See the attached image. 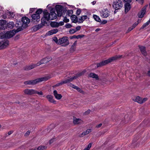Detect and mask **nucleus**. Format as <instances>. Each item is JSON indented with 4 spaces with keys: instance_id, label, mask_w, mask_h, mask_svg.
<instances>
[{
    "instance_id": "c03bdc74",
    "label": "nucleus",
    "mask_w": 150,
    "mask_h": 150,
    "mask_svg": "<svg viewBox=\"0 0 150 150\" xmlns=\"http://www.w3.org/2000/svg\"><path fill=\"white\" fill-rule=\"evenodd\" d=\"M72 26L69 23L66 24L65 25V27L67 28H70L72 27Z\"/></svg>"
},
{
    "instance_id": "09e8293b",
    "label": "nucleus",
    "mask_w": 150,
    "mask_h": 150,
    "mask_svg": "<svg viewBox=\"0 0 150 150\" xmlns=\"http://www.w3.org/2000/svg\"><path fill=\"white\" fill-rule=\"evenodd\" d=\"M124 2L125 3H130L132 1V0H123Z\"/></svg>"
},
{
    "instance_id": "13d9d810",
    "label": "nucleus",
    "mask_w": 150,
    "mask_h": 150,
    "mask_svg": "<svg viewBox=\"0 0 150 150\" xmlns=\"http://www.w3.org/2000/svg\"><path fill=\"white\" fill-rule=\"evenodd\" d=\"M30 131H28L26 132L25 133V136H28L29 135L30 133Z\"/></svg>"
},
{
    "instance_id": "4c0bfd02",
    "label": "nucleus",
    "mask_w": 150,
    "mask_h": 150,
    "mask_svg": "<svg viewBox=\"0 0 150 150\" xmlns=\"http://www.w3.org/2000/svg\"><path fill=\"white\" fill-rule=\"evenodd\" d=\"M73 88L76 89L80 93H82L83 92V91H82L77 86H76L75 85Z\"/></svg>"
},
{
    "instance_id": "6e6552de",
    "label": "nucleus",
    "mask_w": 150,
    "mask_h": 150,
    "mask_svg": "<svg viewBox=\"0 0 150 150\" xmlns=\"http://www.w3.org/2000/svg\"><path fill=\"white\" fill-rule=\"evenodd\" d=\"M9 45V41L6 39H1L0 40V50L6 48Z\"/></svg>"
},
{
    "instance_id": "412c9836",
    "label": "nucleus",
    "mask_w": 150,
    "mask_h": 150,
    "mask_svg": "<svg viewBox=\"0 0 150 150\" xmlns=\"http://www.w3.org/2000/svg\"><path fill=\"white\" fill-rule=\"evenodd\" d=\"M53 93L55 98L57 100H60L62 98V96L61 94H58L56 90H54L53 91Z\"/></svg>"
},
{
    "instance_id": "6ab92c4d",
    "label": "nucleus",
    "mask_w": 150,
    "mask_h": 150,
    "mask_svg": "<svg viewBox=\"0 0 150 150\" xmlns=\"http://www.w3.org/2000/svg\"><path fill=\"white\" fill-rule=\"evenodd\" d=\"M139 47L142 53L144 56H146V52L145 47L143 46H139Z\"/></svg>"
},
{
    "instance_id": "b1692460",
    "label": "nucleus",
    "mask_w": 150,
    "mask_h": 150,
    "mask_svg": "<svg viewBox=\"0 0 150 150\" xmlns=\"http://www.w3.org/2000/svg\"><path fill=\"white\" fill-rule=\"evenodd\" d=\"M87 18L88 16L87 15H83L81 16L80 18H79L78 23H83V21Z\"/></svg>"
},
{
    "instance_id": "a211bd4d",
    "label": "nucleus",
    "mask_w": 150,
    "mask_h": 150,
    "mask_svg": "<svg viewBox=\"0 0 150 150\" xmlns=\"http://www.w3.org/2000/svg\"><path fill=\"white\" fill-rule=\"evenodd\" d=\"M31 17L33 20L38 21L40 20V16L38 15L36 13H35L32 15Z\"/></svg>"
},
{
    "instance_id": "2eb2a0df",
    "label": "nucleus",
    "mask_w": 150,
    "mask_h": 150,
    "mask_svg": "<svg viewBox=\"0 0 150 150\" xmlns=\"http://www.w3.org/2000/svg\"><path fill=\"white\" fill-rule=\"evenodd\" d=\"M6 21L5 20H0V27L3 30H5L6 28Z\"/></svg>"
},
{
    "instance_id": "5fc2aeb1",
    "label": "nucleus",
    "mask_w": 150,
    "mask_h": 150,
    "mask_svg": "<svg viewBox=\"0 0 150 150\" xmlns=\"http://www.w3.org/2000/svg\"><path fill=\"white\" fill-rule=\"evenodd\" d=\"M102 125V123H100L99 124V125H97L96 126V127L97 128H98L100 127Z\"/></svg>"
},
{
    "instance_id": "052dcab7",
    "label": "nucleus",
    "mask_w": 150,
    "mask_h": 150,
    "mask_svg": "<svg viewBox=\"0 0 150 150\" xmlns=\"http://www.w3.org/2000/svg\"><path fill=\"white\" fill-rule=\"evenodd\" d=\"M59 25H62L64 24V22L63 21H60L59 23Z\"/></svg>"
},
{
    "instance_id": "680f3d73",
    "label": "nucleus",
    "mask_w": 150,
    "mask_h": 150,
    "mask_svg": "<svg viewBox=\"0 0 150 150\" xmlns=\"http://www.w3.org/2000/svg\"><path fill=\"white\" fill-rule=\"evenodd\" d=\"M134 28L132 26L129 27L128 29V32L129 31H131V30H132Z\"/></svg>"
},
{
    "instance_id": "cd10ccee",
    "label": "nucleus",
    "mask_w": 150,
    "mask_h": 150,
    "mask_svg": "<svg viewBox=\"0 0 150 150\" xmlns=\"http://www.w3.org/2000/svg\"><path fill=\"white\" fill-rule=\"evenodd\" d=\"M59 23L56 22H52L51 23V26L53 27H58L59 26Z\"/></svg>"
},
{
    "instance_id": "f8f14e48",
    "label": "nucleus",
    "mask_w": 150,
    "mask_h": 150,
    "mask_svg": "<svg viewBox=\"0 0 150 150\" xmlns=\"http://www.w3.org/2000/svg\"><path fill=\"white\" fill-rule=\"evenodd\" d=\"M16 32V30L10 31H7L5 33V38H10L13 37Z\"/></svg>"
},
{
    "instance_id": "aec40b11",
    "label": "nucleus",
    "mask_w": 150,
    "mask_h": 150,
    "mask_svg": "<svg viewBox=\"0 0 150 150\" xmlns=\"http://www.w3.org/2000/svg\"><path fill=\"white\" fill-rule=\"evenodd\" d=\"M131 6L130 3H125V12L127 13L131 9Z\"/></svg>"
},
{
    "instance_id": "c85d7f7f",
    "label": "nucleus",
    "mask_w": 150,
    "mask_h": 150,
    "mask_svg": "<svg viewBox=\"0 0 150 150\" xmlns=\"http://www.w3.org/2000/svg\"><path fill=\"white\" fill-rule=\"evenodd\" d=\"M134 101L137 102L138 103L140 104L142 103V98L139 96H137L134 99Z\"/></svg>"
},
{
    "instance_id": "ddd939ff",
    "label": "nucleus",
    "mask_w": 150,
    "mask_h": 150,
    "mask_svg": "<svg viewBox=\"0 0 150 150\" xmlns=\"http://www.w3.org/2000/svg\"><path fill=\"white\" fill-rule=\"evenodd\" d=\"M50 20H53L57 18V15L55 13V9L52 8L50 10Z\"/></svg>"
},
{
    "instance_id": "3c124183",
    "label": "nucleus",
    "mask_w": 150,
    "mask_h": 150,
    "mask_svg": "<svg viewBox=\"0 0 150 150\" xmlns=\"http://www.w3.org/2000/svg\"><path fill=\"white\" fill-rule=\"evenodd\" d=\"M92 144V143H89L88 144V146H87V147L86 148H87L89 150Z\"/></svg>"
},
{
    "instance_id": "de8ad7c7",
    "label": "nucleus",
    "mask_w": 150,
    "mask_h": 150,
    "mask_svg": "<svg viewBox=\"0 0 150 150\" xmlns=\"http://www.w3.org/2000/svg\"><path fill=\"white\" fill-rule=\"evenodd\" d=\"M84 36V35H78L77 36L76 35V38L79 39V38H81L83 37Z\"/></svg>"
},
{
    "instance_id": "9d476101",
    "label": "nucleus",
    "mask_w": 150,
    "mask_h": 150,
    "mask_svg": "<svg viewBox=\"0 0 150 150\" xmlns=\"http://www.w3.org/2000/svg\"><path fill=\"white\" fill-rule=\"evenodd\" d=\"M21 21L23 24L24 28H26L28 26V24L30 23V20L27 17H23L21 18Z\"/></svg>"
},
{
    "instance_id": "7c9ffc66",
    "label": "nucleus",
    "mask_w": 150,
    "mask_h": 150,
    "mask_svg": "<svg viewBox=\"0 0 150 150\" xmlns=\"http://www.w3.org/2000/svg\"><path fill=\"white\" fill-rule=\"evenodd\" d=\"M93 17L95 21L98 22H101V20L98 16L96 15H93Z\"/></svg>"
},
{
    "instance_id": "f257e3e1",
    "label": "nucleus",
    "mask_w": 150,
    "mask_h": 150,
    "mask_svg": "<svg viewBox=\"0 0 150 150\" xmlns=\"http://www.w3.org/2000/svg\"><path fill=\"white\" fill-rule=\"evenodd\" d=\"M52 59V58L51 57H47L42 59L36 64H32L25 67L24 69L25 70H31L41 64L47 63L51 61Z\"/></svg>"
},
{
    "instance_id": "603ef678",
    "label": "nucleus",
    "mask_w": 150,
    "mask_h": 150,
    "mask_svg": "<svg viewBox=\"0 0 150 150\" xmlns=\"http://www.w3.org/2000/svg\"><path fill=\"white\" fill-rule=\"evenodd\" d=\"M138 23L139 22L138 21L137 23H135L132 26L134 28H135L138 25Z\"/></svg>"
},
{
    "instance_id": "bf43d9fd",
    "label": "nucleus",
    "mask_w": 150,
    "mask_h": 150,
    "mask_svg": "<svg viewBox=\"0 0 150 150\" xmlns=\"http://www.w3.org/2000/svg\"><path fill=\"white\" fill-rule=\"evenodd\" d=\"M68 86L73 88H74V86H75V85H74V84L71 83H70L69 85H68Z\"/></svg>"
},
{
    "instance_id": "f03ea898",
    "label": "nucleus",
    "mask_w": 150,
    "mask_h": 150,
    "mask_svg": "<svg viewBox=\"0 0 150 150\" xmlns=\"http://www.w3.org/2000/svg\"><path fill=\"white\" fill-rule=\"evenodd\" d=\"M50 78V76H45L43 77L34 80H28L25 81L24 83L25 85H35L40 82L46 81Z\"/></svg>"
},
{
    "instance_id": "a18cd8bd",
    "label": "nucleus",
    "mask_w": 150,
    "mask_h": 150,
    "mask_svg": "<svg viewBox=\"0 0 150 150\" xmlns=\"http://www.w3.org/2000/svg\"><path fill=\"white\" fill-rule=\"evenodd\" d=\"M63 21L65 23H67L69 21V19L67 18L65 16L64 18Z\"/></svg>"
},
{
    "instance_id": "473e14b6",
    "label": "nucleus",
    "mask_w": 150,
    "mask_h": 150,
    "mask_svg": "<svg viewBox=\"0 0 150 150\" xmlns=\"http://www.w3.org/2000/svg\"><path fill=\"white\" fill-rule=\"evenodd\" d=\"M47 148V147L44 146H40L37 148V150H44Z\"/></svg>"
},
{
    "instance_id": "a878e982",
    "label": "nucleus",
    "mask_w": 150,
    "mask_h": 150,
    "mask_svg": "<svg viewBox=\"0 0 150 150\" xmlns=\"http://www.w3.org/2000/svg\"><path fill=\"white\" fill-rule=\"evenodd\" d=\"M15 26V24L13 22H9L8 23L6 24V27L11 29H12Z\"/></svg>"
},
{
    "instance_id": "1a4fd4ad",
    "label": "nucleus",
    "mask_w": 150,
    "mask_h": 150,
    "mask_svg": "<svg viewBox=\"0 0 150 150\" xmlns=\"http://www.w3.org/2000/svg\"><path fill=\"white\" fill-rule=\"evenodd\" d=\"M15 26L17 29L16 30V32H18L22 30L24 28L23 24L21 21H17Z\"/></svg>"
},
{
    "instance_id": "423d86ee",
    "label": "nucleus",
    "mask_w": 150,
    "mask_h": 150,
    "mask_svg": "<svg viewBox=\"0 0 150 150\" xmlns=\"http://www.w3.org/2000/svg\"><path fill=\"white\" fill-rule=\"evenodd\" d=\"M58 44H63L62 46L66 47L67 46L69 43L67 38L66 37H64L60 38L58 40Z\"/></svg>"
},
{
    "instance_id": "4d7b16f0",
    "label": "nucleus",
    "mask_w": 150,
    "mask_h": 150,
    "mask_svg": "<svg viewBox=\"0 0 150 150\" xmlns=\"http://www.w3.org/2000/svg\"><path fill=\"white\" fill-rule=\"evenodd\" d=\"M83 75V74H82V72H81L78 74L76 76H77L78 77L81 76Z\"/></svg>"
},
{
    "instance_id": "4468645a",
    "label": "nucleus",
    "mask_w": 150,
    "mask_h": 150,
    "mask_svg": "<svg viewBox=\"0 0 150 150\" xmlns=\"http://www.w3.org/2000/svg\"><path fill=\"white\" fill-rule=\"evenodd\" d=\"M146 11V8L145 6L142 9L141 11L139 12L138 16L139 18H142L144 17Z\"/></svg>"
},
{
    "instance_id": "bb28decb",
    "label": "nucleus",
    "mask_w": 150,
    "mask_h": 150,
    "mask_svg": "<svg viewBox=\"0 0 150 150\" xmlns=\"http://www.w3.org/2000/svg\"><path fill=\"white\" fill-rule=\"evenodd\" d=\"M58 31L57 29L51 30L48 32V35H51L53 34H55L57 33Z\"/></svg>"
},
{
    "instance_id": "338daca9",
    "label": "nucleus",
    "mask_w": 150,
    "mask_h": 150,
    "mask_svg": "<svg viewBox=\"0 0 150 150\" xmlns=\"http://www.w3.org/2000/svg\"><path fill=\"white\" fill-rule=\"evenodd\" d=\"M13 131H12L9 132H8V135H10L11 134H12L13 133Z\"/></svg>"
},
{
    "instance_id": "dca6fc26",
    "label": "nucleus",
    "mask_w": 150,
    "mask_h": 150,
    "mask_svg": "<svg viewBox=\"0 0 150 150\" xmlns=\"http://www.w3.org/2000/svg\"><path fill=\"white\" fill-rule=\"evenodd\" d=\"M24 92L26 94L30 95L35 94V90L33 89H26L24 91Z\"/></svg>"
},
{
    "instance_id": "20e7f679",
    "label": "nucleus",
    "mask_w": 150,
    "mask_h": 150,
    "mask_svg": "<svg viewBox=\"0 0 150 150\" xmlns=\"http://www.w3.org/2000/svg\"><path fill=\"white\" fill-rule=\"evenodd\" d=\"M43 16L41 19V22L42 23L45 24L47 23V21L50 20V14L47 12L46 10L43 11Z\"/></svg>"
},
{
    "instance_id": "0eeeda50",
    "label": "nucleus",
    "mask_w": 150,
    "mask_h": 150,
    "mask_svg": "<svg viewBox=\"0 0 150 150\" xmlns=\"http://www.w3.org/2000/svg\"><path fill=\"white\" fill-rule=\"evenodd\" d=\"M122 2L120 0H116L113 2L112 4L113 7L116 10L120 9L122 8Z\"/></svg>"
},
{
    "instance_id": "8fccbe9b",
    "label": "nucleus",
    "mask_w": 150,
    "mask_h": 150,
    "mask_svg": "<svg viewBox=\"0 0 150 150\" xmlns=\"http://www.w3.org/2000/svg\"><path fill=\"white\" fill-rule=\"evenodd\" d=\"M35 8H30V13H32L33 12L35 11Z\"/></svg>"
},
{
    "instance_id": "f3484780",
    "label": "nucleus",
    "mask_w": 150,
    "mask_h": 150,
    "mask_svg": "<svg viewBox=\"0 0 150 150\" xmlns=\"http://www.w3.org/2000/svg\"><path fill=\"white\" fill-rule=\"evenodd\" d=\"M46 98L50 102L54 104L56 103V101L53 99V97L52 96L48 95L46 96Z\"/></svg>"
},
{
    "instance_id": "69168bd1",
    "label": "nucleus",
    "mask_w": 150,
    "mask_h": 150,
    "mask_svg": "<svg viewBox=\"0 0 150 150\" xmlns=\"http://www.w3.org/2000/svg\"><path fill=\"white\" fill-rule=\"evenodd\" d=\"M147 100V98H144L143 99H142V102H143V103L144 102L146 101Z\"/></svg>"
},
{
    "instance_id": "58836bf2",
    "label": "nucleus",
    "mask_w": 150,
    "mask_h": 150,
    "mask_svg": "<svg viewBox=\"0 0 150 150\" xmlns=\"http://www.w3.org/2000/svg\"><path fill=\"white\" fill-rule=\"evenodd\" d=\"M73 13V11L72 10H68L67 11V15L69 16H71V15Z\"/></svg>"
},
{
    "instance_id": "c756f323",
    "label": "nucleus",
    "mask_w": 150,
    "mask_h": 150,
    "mask_svg": "<svg viewBox=\"0 0 150 150\" xmlns=\"http://www.w3.org/2000/svg\"><path fill=\"white\" fill-rule=\"evenodd\" d=\"M81 120L79 118H76V117L74 118L73 123L75 124H78L80 123Z\"/></svg>"
},
{
    "instance_id": "5701e85b",
    "label": "nucleus",
    "mask_w": 150,
    "mask_h": 150,
    "mask_svg": "<svg viewBox=\"0 0 150 150\" xmlns=\"http://www.w3.org/2000/svg\"><path fill=\"white\" fill-rule=\"evenodd\" d=\"M88 77L90 78H93L97 80L99 79L98 76L96 74L93 73H90L88 75Z\"/></svg>"
},
{
    "instance_id": "393cba45",
    "label": "nucleus",
    "mask_w": 150,
    "mask_h": 150,
    "mask_svg": "<svg viewBox=\"0 0 150 150\" xmlns=\"http://www.w3.org/2000/svg\"><path fill=\"white\" fill-rule=\"evenodd\" d=\"M77 78H78L77 76H75L73 77L64 80V81L65 83H67L69 82L72 81L74 79H76Z\"/></svg>"
},
{
    "instance_id": "6e6d98bb",
    "label": "nucleus",
    "mask_w": 150,
    "mask_h": 150,
    "mask_svg": "<svg viewBox=\"0 0 150 150\" xmlns=\"http://www.w3.org/2000/svg\"><path fill=\"white\" fill-rule=\"evenodd\" d=\"M107 21L104 20L102 22L101 21L100 23L101 24H104L106 23H107Z\"/></svg>"
},
{
    "instance_id": "774afa93",
    "label": "nucleus",
    "mask_w": 150,
    "mask_h": 150,
    "mask_svg": "<svg viewBox=\"0 0 150 150\" xmlns=\"http://www.w3.org/2000/svg\"><path fill=\"white\" fill-rule=\"evenodd\" d=\"M147 75L148 76H150V70H149L147 72Z\"/></svg>"
},
{
    "instance_id": "c9c22d12",
    "label": "nucleus",
    "mask_w": 150,
    "mask_h": 150,
    "mask_svg": "<svg viewBox=\"0 0 150 150\" xmlns=\"http://www.w3.org/2000/svg\"><path fill=\"white\" fill-rule=\"evenodd\" d=\"M43 11L42 9L39 8L36 11L35 13L38 15H40V14H41Z\"/></svg>"
},
{
    "instance_id": "37998d69",
    "label": "nucleus",
    "mask_w": 150,
    "mask_h": 150,
    "mask_svg": "<svg viewBox=\"0 0 150 150\" xmlns=\"http://www.w3.org/2000/svg\"><path fill=\"white\" fill-rule=\"evenodd\" d=\"M35 94H38L39 95H43V93L42 91L38 92L36 90H35Z\"/></svg>"
},
{
    "instance_id": "9b49d317",
    "label": "nucleus",
    "mask_w": 150,
    "mask_h": 150,
    "mask_svg": "<svg viewBox=\"0 0 150 150\" xmlns=\"http://www.w3.org/2000/svg\"><path fill=\"white\" fill-rule=\"evenodd\" d=\"M101 16L103 18L108 17L110 15L109 12L107 9H103L100 11Z\"/></svg>"
},
{
    "instance_id": "49530a36",
    "label": "nucleus",
    "mask_w": 150,
    "mask_h": 150,
    "mask_svg": "<svg viewBox=\"0 0 150 150\" xmlns=\"http://www.w3.org/2000/svg\"><path fill=\"white\" fill-rule=\"evenodd\" d=\"M76 48L75 47L71 46V48L70 49V50L71 52H73L75 50Z\"/></svg>"
},
{
    "instance_id": "2f4dec72",
    "label": "nucleus",
    "mask_w": 150,
    "mask_h": 150,
    "mask_svg": "<svg viewBox=\"0 0 150 150\" xmlns=\"http://www.w3.org/2000/svg\"><path fill=\"white\" fill-rule=\"evenodd\" d=\"M91 132V129H87L86 131L83 132L82 134H81V135H83V136H85L86 135H87L90 132Z\"/></svg>"
},
{
    "instance_id": "79ce46f5",
    "label": "nucleus",
    "mask_w": 150,
    "mask_h": 150,
    "mask_svg": "<svg viewBox=\"0 0 150 150\" xmlns=\"http://www.w3.org/2000/svg\"><path fill=\"white\" fill-rule=\"evenodd\" d=\"M76 32V31L75 29H71L69 31V33L71 34H73Z\"/></svg>"
},
{
    "instance_id": "4be33fe9",
    "label": "nucleus",
    "mask_w": 150,
    "mask_h": 150,
    "mask_svg": "<svg viewBox=\"0 0 150 150\" xmlns=\"http://www.w3.org/2000/svg\"><path fill=\"white\" fill-rule=\"evenodd\" d=\"M71 19L72 23H78L77 17L75 15H73L71 16Z\"/></svg>"
},
{
    "instance_id": "f704fd0d",
    "label": "nucleus",
    "mask_w": 150,
    "mask_h": 150,
    "mask_svg": "<svg viewBox=\"0 0 150 150\" xmlns=\"http://www.w3.org/2000/svg\"><path fill=\"white\" fill-rule=\"evenodd\" d=\"M65 83H65V82L64 80V81H62L60 83H59L56 84V85H55L54 86L55 87L59 86H61L64 84H65Z\"/></svg>"
},
{
    "instance_id": "39448f33",
    "label": "nucleus",
    "mask_w": 150,
    "mask_h": 150,
    "mask_svg": "<svg viewBox=\"0 0 150 150\" xmlns=\"http://www.w3.org/2000/svg\"><path fill=\"white\" fill-rule=\"evenodd\" d=\"M55 8L57 13V15L58 17H60L62 14V11L63 12H66L67 10L64 9L63 6L60 5H57L55 6Z\"/></svg>"
},
{
    "instance_id": "a19ab883",
    "label": "nucleus",
    "mask_w": 150,
    "mask_h": 150,
    "mask_svg": "<svg viewBox=\"0 0 150 150\" xmlns=\"http://www.w3.org/2000/svg\"><path fill=\"white\" fill-rule=\"evenodd\" d=\"M5 33H0V38L2 39L5 38Z\"/></svg>"
},
{
    "instance_id": "72a5a7b5",
    "label": "nucleus",
    "mask_w": 150,
    "mask_h": 150,
    "mask_svg": "<svg viewBox=\"0 0 150 150\" xmlns=\"http://www.w3.org/2000/svg\"><path fill=\"white\" fill-rule=\"evenodd\" d=\"M149 23V22L148 21H147L146 23H144L143 25L141 27V28H140V29H144V28H145V27H146L148 25L149 23Z\"/></svg>"
},
{
    "instance_id": "7ed1b4c3",
    "label": "nucleus",
    "mask_w": 150,
    "mask_h": 150,
    "mask_svg": "<svg viewBox=\"0 0 150 150\" xmlns=\"http://www.w3.org/2000/svg\"><path fill=\"white\" fill-rule=\"evenodd\" d=\"M121 55H116L115 56L112 57L108 59L103 61L101 62L97 63V67H95V68H96L104 66L115 60L121 58Z\"/></svg>"
},
{
    "instance_id": "864d4df0",
    "label": "nucleus",
    "mask_w": 150,
    "mask_h": 150,
    "mask_svg": "<svg viewBox=\"0 0 150 150\" xmlns=\"http://www.w3.org/2000/svg\"><path fill=\"white\" fill-rule=\"evenodd\" d=\"M81 28V27L80 26H77L76 29H75L76 30V31H77L79 30Z\"/></svg>"
},
{
    "instance_id": "e433bc0d",
    "label": "nucleus",
    "mask_w": 150,
    "mask_h": 150,
    "mask_svg": "<svg viewBox=\"0 0 150 150\" xmlns=\"http://www.w3.org/2000/svg\"><path fill=\"white\" fill-rule=\"evenodd\" d=\"M41 27L39 25H36L33 27V30H34L36 31L38 30L39 28H40Z\"/></svg>"
},
{
    "instance_id": "e2e57ef3",
    "label": "nucleus",
    "mask_w": 150,
    "mask_h": 150,
    "mask_svg": "<svg viewBox=\"0 0 150 150\" xmlns=\"http://www.w3.org/2000/svg\"><path fill=\"white\" fill-rule=\"evenodd\" d=\"M76 35H74L73 36H71L69 37V38L71 39H74V38H76Z\"/></svg>"
},
{
    "instance_id": "0e129e2a",
    "label": "nucleus",
    "mask_w": 150,
    "mask_h": 150,
    "mask_svg": "<svg viewBox=\"0 0 150 150\" xmlns=\"http://www.w3.org/2000/svg\"><path fill=\"white\" fill-rule=\"evenodd\" d=\"M90 110H87V111H86L85 112L84 114L85 115L86 114H88L90 113Z\"/></svg>"
},
{
    "instance_id": "ea45409f",
    "label": "nucleus",
    "mask_w": 150,
    "mask_h": 150,
    "mask_svg": "<svg viewBox=\"0 0 150 150\" xmlns=\"http://www.w3.org/2000/svg\"><path fill=\"white\" fill-rule=\"evenodd\" d=\"M81 12V9L78 8L76 11V14L77 16L80 15Z\"/></svg>"
}]
</instances>
